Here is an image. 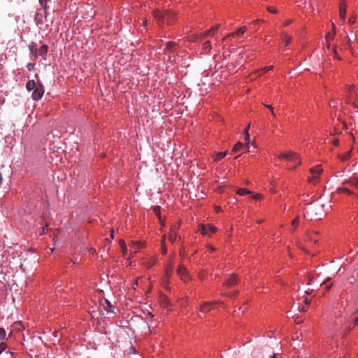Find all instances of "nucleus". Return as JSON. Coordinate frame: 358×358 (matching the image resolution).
I'll return each mask as SVG.
<instances>
[{"label": "nucleus", "instance_id": "nucleus-25", "mask_svg": "<svg viewBox=\"0 0 358 358\" xmlns=\"http://www.w3.org/2000/svg\"><path fill=\"white\" fill-rule=\"evenodd\" d=\"M244 148V144L241 143V142H238L234 146V148L232 150V152H237L238 150H242L243 148Z\"/></svg>", "mask_w": 358, "mask_h": 358}, {"label": "nucleus", "instance_id": "nucleus-56", "mask_svg": "<svg viewBox=\"0 0 358 358\" xmlns=\"http://www.w3.org/2000/svg\"><path fill=\"white\" fill-rule=\"evenodd\" d=\"M352 42H353V43H358V39H357V37H355V40H352Z\"/></svg>", "mask_w": 358, "mask_h": 358}, {"label": "nucleus", "instance_id": "nucleus-54", "mask_svg": "<svg viewBox=\"0 0 358 358\" xmlns=\"http://www.w3.org/2000/svg\"><path fill=\"white\" fill-rule=\"evenodd\" d=\"M304 303H305V304L308 305L310 303V300L308 299L307 298H306L305 300H304Z\"/></svg>", "mask_w": 358, "mask_h": 358}, {"label": "nucleus", "instance_id": "nucleus-57", "mask_svg": "<svg viewBox=\"0 0 358 358\" xmlns=\"http://www.w3.org/2000/svg\"><path fill=\"white\" fill-rule=\"evenodd\" d=\"M336 31V26H335V24L333 23V24H332V31Z\"/></svg>", "mask_w": 358, "mask_h": 358}, {"label": "nucleus", "instance_id": "nucleus-58", "mask_svg": "<svg viewBox=\"0 0 358 358\" xmlns=\"http://www.w3.org/2000/svg\"><path fill=\"white\" fill-rule=\"evenodd\" d=\"M1 182H2V175L0 173V185L1 184Z\"/></svg>", "mask_w": 358, "mask_h": 358}, {"label": "nucleus", "instance_id": "nucleus-30", "mask_svg": "<svg viewBox=\"0 0 358 358\" xmlns=\"http://www.w3.org/2000/svg\"><path fill=\"white\" fill-rule=\"evenodd\" d=\"M119 243H120V246L122 249V252L124 254H125L127 252V246H126L125 242L123 240H120L119 241Z\"/></svg>", "mask_w": 358, "mask_h": 358}, {"label": "nucleus", "instance_id": "nucleus-10", "mask_svg": "<svg viewBox=\"0 0 358 358\" xmlns=\"http://www.w3.org/2000/svg\"><path fill=\"white\" fill-rule=\"evenodd\" d=\"M104 302L106 304V306H105L104 304H102L101 306H103V308L104 309V310L106 312V314H109V313L115 314L113 310V306L111 304V303L108 299H105Z\"/></svg>", "mask_w": 358, "mask_h": 358}, {"label": "nucleus", "instance_id": "nucleus-43", "mask_svg": "<svg viewBox=\"0 0 358 358\" xmlns=\"http://www.w3.org/2000/svg\"><path fill=\"white\" fill-rule=\"evenodd\" d=\"M354 87H355V86H354V85H350V86L348 87V91H349V92L350 93V95H351L352 96L354 95V94H353V92H352V90H353V88H354Z\"/></svg>", "mask_w": 358, "mask_h": 358}, {"label": "nucleus", "instance_id": "nucleus-41", "mask_svg": "<svg viewBox=\"0 0 358 358\" xmlns=\"http://www.w3.org/2000/svg\"><path fill=\"white\" fill-rule=\"evenodd\" d=\"M299 217H296L295 219H294L292 222V224L293 226H296L298 224H299Z\"/></svg>", "mask_w": 358, "mask_h": 358}, {"label": "nucleus", "instance_id": "nucleus-21", "mask_svg": "<svg viewBox=\"0 0 358 358\" xmlns=\"http://www.w3.org/2000/svg\"><path fill=\"white\" fill-rule=\"evenodd\" d=\"M316 236H317V232H313V233L307 235V239L308 241H314V243H317L318 240L315 238Z\"/></svg>", "mask_w": 358, "mask_h": 358}, {"label": "nucleus", "instance_id": "nucleus-2", "mask_svg": "<svg viewBox=\"0 0 358 358\" xmlns=\"http://www.w3.org/2000/svg\"><path fill=\"white\" fill-rule=\"evenodd\" d=\"M310 172L312 174V176L308 178V182L312 184L317 183L320 180V176L322 172V169L320 167V166H316L310 169Z\"/></svg>", "mask_w": 358, "mask_h": 358}, {"label": "nucleus", "instance_id": "nucleus-35", "mask_svg": "<svg viewBox=\"0 0 358 358\" xmlns=\"http://www.w3.org/2000/svg\"><path fill=\"white\" fill-rule=\"evenodd\" d=\"M41 6L45 10L47 8V3L49 0H38Z\"/></svg>", "mask_w": 358, "mask_h": 358}, {"label": "nucleus", "instance_id": "nucleus-14", "mask_svg": "<svg viewBox=\"0 0 358 358\" xmlns=\"http://www.w3.org/2000/svg\"><path fill=\"white\" fill-rule=\"evenodd\" d=\"M177 44L175 42L169 41L167 42L166 44V48L164 49V51H169V52H173L177 48Z\"/></svg>", "mask_w": 358, "mask_h": 358}, {"label": "nucleus", "instance_id": "nucleus-12", "mask_svg": "<svg viewBox=\"0 0 358 358\" xmlns=\"http://www.w3.org/2000/svg\"><path fill=\"white\" fill-rule=\"evenodd\" d=\"M29 49L31 53L34 55V57L37 58L38 57V46H37V44L36 43L31 42L29 45Z\"/></svg>", "mask_w": 358, "mask_h": 358}, {"label": "nucleus", "instance_id": "nucleus-7", "mask_svg": "<svg viewBox=\"0 0 358 358\" xmlns=\"http://www.w3.org/2000/svg\"><path fill=\"white\" fill-rule=\"evenodd\" d=\"M238 282V278L235 274H231L230 277L227 280V281L224 283V286L227 287H231L236 285Z\"/></svg>", "mask_w": 358, "mask_h": 358}, {"label": "nucleus", "instance_id": "nucleus-61", "mask_svg": "<svg viewBox=\"0 0 358 358\" xmlns=\"http://www.w3.org/2000/svg\"><path fill=\"white\" fill-rule=\"evenodd\" d=\"M331 287V285H328V286L327 287V290H329Z\"/></svg>", "mask_w": 358, "mask_h": 358}, {"label": "nucleus", "instance_id": "nucleus-23", "mask_svg": "<svg viewBox=\"0 0 358 358\" xmlns=\"http://www.w3.org/2000/svg\"><path fill=\"white\" fill-rule=\"evenodd\" d=\"M177 238V234L175 231L171 230L169 235V239L171 242L173 243Z\"/></svg>", "mask_w": 358, "mask_h": 358}, {"label": "nucleus", "instance_id": "nucleus-1", "mask_svg": "<svg viewBox=\"0 0 358 358\" xmlns=\"http://www.w3.org/2000/svg\"><path fill=\"white\" fill-rule=\"evenodd\" d=\"M154 17L158 20L159 22L166 23L168 24H171L174 21L175 18V13L171 10H160L159 9H156L153 11Z\"/></svg>", "mask_w": 358, "mask_h": 358}, {"label": "nucleus", "instance_id": "nucleus-39", "mask_svg": "<svg viewBox=\"0 0 358 358\" xmlns=\"http://www.w3.org/2000/svg\"><path fill=\"white\" fill-rule=\"evenodd\" d=\"M356 21V17L355 16H352L348 20V23L350 24H353Z\"/></svg>", "mask_w": 358, "mask_h": 358}, {"label": "nucleus", "instance_id": "nucleus-31", "mask_svg": "<svg viewBox=\"0 0 358 358\" xmlns=\"http://www.w3.org/2000/svg\"><path fill=\"white\" fill-rule=\"evenodd\" d=\"M226 155H227L226 152H218V153H217V155L215 156V160L219 161V160L222 159V158H224L226 156Z\"/></svg>", "mask_w": 358, "mask_h": 358}, {"label": "nucleus", "instance_id": "nucleus-47", "mask_svg": "<svg viewBox=\"0 0 358 358\" xmlns=\"http://www.w3.org/2000/svg\"><path fill=\"white\" fill-rule=\"evenodd\" d=\"M265 106L271 110V113H272L273 115H275V113L273 112V108H272V106L271 105H266Z\"/></svg>", "mask_w": 358, "mask_h": 358}, {"label": "nucleus", "instance_id": "nucleus-42", "mask_svg": "<svg viewBox=\"0 0 358 358\" xmlns=\"http://www.w3.org/2000/svg\"><path fill=\"white\" fill-rule=\"evenodd\" d=\"M214 32L212 31L211 29L210 30H208L207 31L205 32L204 34V36H208V35H211V36H213V34Z\"/></svg>", "mask_w": 358, "mask_h": 358}, {"label": "nucleus", "instance_id": "nucleus-22", "mask_svg": "<svg viewBox=\"0 0 358 358\" xmlns=\"http://www.w3.org/2000/svg\"><path fill=\"white\" fill-rule=\"evenodd\" d=\"M236 193L239 195L243 196L245 194H249L251 192L245 188H239L237 189Z\"/></svg>", "mask_w": 358, "mask_h": 358}, {"label": "nucleus", "instance_id": "nucleus-37", "mask_svg": "<svg viewBox=\"0 0 358 358\" xmlns=\"http://www.w3.org/2000/svg\"><path fill=\"white\" fill-rule=\"evenodd\" d=\"M332 52L335 58L338 59V60L341 59V57L338 56L336 48L335 46L332 48Z\"/></svg>", "mask_w": 358, "mask_h": 358}, {"label": "nucleus", "instance_id": "nucleus-29", "mask_svg": "<svg viewBox=\"0 0 358 358\" xmlns=\"http://www.w3.org/2000/svg\"><path fill=\"white\" fill-rule=\"evenodd\" d=\"M250 126V124H249L244 130L245 141H250V135H249V132H248Z\"/></svg>", "mask_w": 358, "mask_h": 358}, {"label": "nucleus", "instance_id": "nucleus-13", "mask_svg": "<svg viewBox=\"0 0 358 358\" xmlns=\"http://www.w3.org/2000/svg\"><path fill=\"white\" fill-rule=\"evenodd\" d=\"M213 303L205 302L201 306L200 310L202 313H208L213 308Z\"/></svg>", "mask_w": 358, "mask_h": 358}, {"label": "nucleus", "instance_id": "nucleus-40", "mask_svg": "<svg viewBox=\"0 0 358 358\" xmlns=\"http://www.w3.org/2000/svg\"><path fill=\"white\" fill-rule=\"evenodd\" d=\"M253 199L255 200H259L262 199L263 196L260 194H256L252 196Z\"/></svg>", "mask_w": 358, "mask_h": 358}, {"label": "nucleus", "instance_id": "nucleus-53", "mask_svg": "<svg viewBox=\"0 0 358 358\" xmlns=\"http://www.w3.org/2000/svg\"><path fill=\"white\" fill-rule=\"evenodd\" d=\"M354 324L355 325H358V317L355 318L354 320Z\"/></svg>", "mask_w": 358, "mask_h": 358}, {"label": "nucleus", "instance_id": "nucleus-38", "mask_svg": "<svg viewBox=\"0 0 358 358\" xmlns=\"http://www.w3.org/2000/svg\"><path fill=\"white\" fill-rule=\"evenodd\" d=\"M267 10L271 13H277V9L275 8L274 7H272V6H268L267 7Z\"/></svg>", "mask_w": 358, "mask_h": 358}, {"label": "nucleus", "instance_id": "nucleus-4", "mask_svg": "<svg viewBox=\"0 0 358 358\" xmlns=\"http://www.w3.org/2000/svg\"><path fill=\"white\" fill-rule=\"evenodd\" d=\"M279 158H283L289 161L296 162V165H299L301 164L299 155L296 152H289L286 153H282L279 155Z\"/></svg>", "mask_w": 358, "mask_h": 358}, {"label": "nucleus", "instance_id": "nucleus-55", "mask_svg": "<svg viewBox=\"0 0 358 358\" xmlns=\"http://www.w3.org/2000/svg\"><path fill=\"white\" fill-rule=\"evenodd\" d=\"M235 34V33H231V34H229L226 36V37H231L232 36H234Z\"/></svg>", "mask_w": 358, "mask_h": 358}, {"label": "nucleus", "instance_id": "nucleus-3", "mask_svg": "<svg viewBox=\"0 0 358 358\" xmlns=\"http://www.w3.org/2000/svg\"><path fill=\"white\" fill-rule=\"evenodd\" d=\"M176 273L184 282H187L191 280V277L187 269L182 264L178 266Z\"/></svg>", "mask_w": 358, "mask_h": 358}, {"label": "nucleus", "instance_id": "nucleus-64", "mask_svg": "<svg viewBox=\"0 0 358 358\" xmlns=\"http://www.w3.org/2000/svg\"><path fill=\"white\" fill-rule=\"evenodd\" d=\"M271 358H278L275 355H273Z\"/></svg>", "mask_w": 358, "mask_h": 358}, {"label": "nucleus", "instance_id": "nucleus-52", "mask_svg": "<svg viewBox=\"0 0 358 358\" xmlns=\"http://www.w3.org/2000/svg\"><path fill=\"white\" fill-rule=\"evenodd\" d=\"M300 311H301V312H306V311H307V308H305V307H303V306H302V307L301 308V309H300Z\"/></svg>", "mask_w": 358, "mask_h": 358}, {"label": "nucleus", "instance_id": "nucleus-26", "mask_svg": "<svg viewBox=\"0 0 358 358\" xmlns=\"http://www.w3.org/2000/svg\"><path fill=\"white\" fill-rule=\"evenodd\" d=\"M203 49L205 51H206L207 52H208L210 51V50L211 49V45H210V42L209 41H207L203 43Z\"/></svg>", "mask_w": 358, "mask_h": 358}, {"label": "nucleus", "instance_id": "nucleus-59", "mask_svg": "<svg viewBox=\"0 0 358 358\" xmlns=\"http://www.w3.org/2000/svg\"><path fill=\"white\" fill-rule=\"evenodd\" d=\"M221 210V208L220 207H216V211L217 212H219L220 210Z\"/></svg>", "mask_w": 358, "mask_h": 358}, {"label": "nucleus", "instance_id": "nucleus-18", "mask_svg": "<svg viewBox=\"0 0 358 358\" xmlns=\"http://www.w3.org/2000/svg\"><path fill=\"white\" fill-rule=\"evenodd\" d=\"M350 156H351V151L350 150V151L346 152L344 154L340 155L338 156V157L341 161L345 162L350 157Z\"/></svg>", "mask_w": 358, "mask_h": 358}, {"label": "nucleus", "instance_id": "nucleus-49", "mask_svg": "<svg viewBox=\"0 0 358 358\" xmlns=\"http://www.w3.org/2000/svg\"><path fill=\"white\" fill-rule=\"evenodd\" d=\"M129 350H130L129 353H134L135 351H136L135 348L134 347H132V346L130 347Z\"/></svg>", "mask_w": 358, "mask_h": 358}, {"label": "nucleus", "instance_id": "nucleus-33", "mask_svg": "<svg viewBox=\"0 0 358 358\" xmlns=\"http://www.w3.org/2000/svg\"><path fill=\"white\" fill-rule=\"evenodd\" d=\"M246 31V27L245 26H243V27H241L235 34H243V33H245V31Z\"/></svg>", "mask_w": 358, "mask_h": 358}, {"label": "nucleus", "instance_id": "nucleus-63", "mask_svg": "<svg viewBox=\"0 0 358 358\" xmlns=\"http://www.w3.org/2000/svg\"><path fill=\"white\" fill-rule=\"evenodd\" d=\"M166 248H164V249H163V253H164V254H166Z\"/></svg>", "mask_w": 358, "mask_h": 358}, {"label": "nucleus", "instance_id": "nucleus-36", "mask_svg": "<svg viewBox=\"0 0 358 358\" xmlns=\"http://www.w3.org/2000/svg\"><path fill=\"white\" fill-rule=\"evenodd\" d=\"M273 69V66H266V67H264V69H260L258 73L261 72V73H264L266 71H268L270 70H271Z\"/></svg>", "mask_w": 358, "mask_h": 358}, {"label": "nucleus", "instance_id": "nucleus-9", "mask_svg": "<svg viewBox=\"0 0 358 358\" xmlns=\"http://www.w3.org/2000/svg\"><path fill=\"white\" fill-rule=\"evenodd\" d=\"M343 185H349L350 187H355L358 188V178H350L348 180H345L342 182Z\"/></svg>", "mask_w": 358, "mask_h": 358}, {"label": "nucleus", "instance_id": "nucleus-20", "mask_svg": "<svg viewBox=\"0 0 358 358\" xmlns=\"http://www.w3.org/2000/svg\"><path fill=\"white\" fill-rule=\"evenodd\" d=\"M336 191L340 193V192H343V193H345V194H352V192L351 190H350L348 187H340L338 188H337Z\"/></svg>", "mask_w": 358, "mask_h": 358}, {"label": "nucleus", "instance_id": "nucleus-60", "mask_svg": "<svg viewBox=\"0 0 358 358\" xmlns=\"http://www.w3.org/2000/svg\"><path fill=\"white\" fill-rule=\"evenodd\" d=\"M209 249L211 250V251H213L215 250V248L212 246H210L209 247Z\"/></svg>", "mask_w": 358, "mask_h": 358}, {"label": "nucleus", "instance_id": "nucleus-8", "mask_svg": "<svg viewBox=\"0 0 358 358\" xmlns=\"http://www.w3.org/2000/svg\"><path fill=\"white\" fill-rule=\"evenodd\" d=\"M346 10H347V5L343 0L340 3V9H339V15H340V17L343 20H345V18Z\"/></svg>", "mask_w": 358, "mask_h": 358}, {"label": "nucleus", "instance_id": "nucleus-19", "mask_svg": "<svg viewBox=\"0 0 358 358\" xmlns=\"http://www.w3.org/2000/svg\"><path fill=\"white\" fill-rule=\"evenodd\" d=\"M282 38L285 46H287L288 44H289L292 41V37L286 34H282Z\"/></svg>", "mask_w": 358, "mask_h": 358}, {"label": "nucleus", "instance_id": "nucleus-45", "mask_svg": "<svg viewBox=\"0 0 358 358\" xmlns=\"http://www.w3.org/2000/svg\"><path fill=\"white\" fill-rule=\"evenodd\" d=\"M27 69H28L29 71H32V70L34 69V65H33V64H28L27 65Z\"/></svg>", "mask_w": 358, "mask_h": 358}, {"label": "nucleus", "instance_id": "nucleus-15", "mask_svg": "<svg viewBox=\"0 0 358 358\" xmlns=\"http://www.w3.org/2000/svg\"><path fill=\"white\" fill-rule=\"evenodd\" d=\"M38 85V82H35L34 80H29L26 84V88L28 91L34 90V88Z\"/></svg>", "mask_w": 358, "mask_h": 358}, {"label": "nucleus", "instance_id": "nucleus-50", "mask_svg": "<svg viewBox=\"0 0 358 358\" xmlns=\"http://www.w3.org/2000/svg\"><path fill=\"white\" fill-rule=\"evenodd\" d=\"M333 144L334 145H338V139H334V141H333Z\"/></svg>", "mask_w": 358, "mask_h": 358}, {"label": "nucleus", "instance_id": "nucleus-51", "mask_svg": "<svg viewBox=\"0 0 358 358\" xmlns=\"http://www.w3.org/2000/svg\"><path fill=\"white\" fill-rule=\"evenodd\" d=\"M291 22H292L291 20H287L286 22H285L284 25L287 26V25L290 24Z\"/></svg>", "mask_w": 358, "mask_h": 358}, {"label": "nucleus", "instance_id": "nucleus-34", "mask_svg": "<svg viewBox=\"0 0 358 358\" xmlns=\"http://www.w3.org/2000/svg\"><path fill=\"white\" fill-rule=\"evenodd\" d=\"M7 348V344L4 342L0 343V354Z\"/></svg>", "mask_w": 358, "mask_h": 358}, {"label": "nucleus", "instance_id": "nucleus-5", "mask_svg": "<svg viewBox=\"0 0 358 358\" xmlns=\"http://www.w3.org/2000/svg\"><path fill=\"white\" fill-rule=\"evenodd\" d=\"M324 204H321L317 208H310L308 210H306V214H310L311 217L320 219V216L323 214L324 210H323Z\"/></svg>", "mask_w": 358, "mask_h": 358}, {"label": "nucleus", "instance_id": "nucleus-24", "mask_svg": "<svg viewBox=\"0 0 358 358\" xmlns=\"http://www.w3.org/2000/svg\"><path fill=\"white\" fill-rule=\"evenodd\" d=\"M207 225H204V224H199V231L204 234V235H208V232L207 231Z\"/></svg>", "mask_w": 358, "mask_h": 358}, {"label": "nucleus", "instance_id": "nucleus-16", "mask_svg": "<svg viewBox=\"0 0 358 358\" xmlns=\"http://www.w3.org/2000/svg\"><path fill=\"white\" fill-rule=\"evenodd\" d=\"M142 244L141 242L138 241H132L131 244L129 245V247L131 248V250L134 251V252H136V250L141 248Z\"/></svg>", "mask_w": 358, "mask_h": 358}, {"label": "nucleus", "instance_id": "nucleus-6", "mask_svg": "<svg viewBox=\"0 0 358 358\" xmlns=\"http://www.w3.org/2000/svg\"><path fill=\"white\" fill-rule=\"evenodd\" d=\"M44 92L45 90L43 85L40 82H38V85L33 90L31 94L32 99L35 101L41 99L44 94Z\"/></svg>", "mask_w": 358, "mask_h": 358}, {"label": "nucleus", "instance_id": "nucleus-62", "mask_svg": "<svg viewBox=\"0 0 358 358\" xmlns=\"http://www.w3.org/2000/svg\"><path fill=\"white\" fill-rule=\"evenodd\" d=\"M259 22H260V20H257V21H255L254 23L255 24H258Z\"/></svg>", "mask_w": 358, "mask_h": 358}, {"label": "nucleus", "instance_id": "nucleus-17", "mask_svg": "<svg viewBox=\"0 0 358 358\" xmlns=\"http://www.w3.org/2000/svg\"><path fill=\"white\" fill-rule=\"evenodd\" d=\"M48 47L46 45H41L40 49H38V56L44 57L48 52Z\"/></svg>", "mask_w": 358, "mask_h": 358}, {"label": "nucleus", "instance_id": "nucleus-28", "mask_svg": "<svg viewBox=\"0 0 358 358\" xmlns=\"http://www.w3.org/2000/svg\"><path fill=\"white\" fill-rule=\"evenodd\" d=\"M207 231L208 232V235H210L212 234H214L215 232H216L217 231V228L214 226H212V225H207Z\"/></svg>", "mask_w": 358, "mask_h": 358}, {"label": "nucleus", "instance_id": "nucleus-32", "mask_svg": "<svg viewBox=\"0 0 358 358\" xmlns=\"http://www.w3.org/2000/svg\"><path fill=\"white\" fill-rule=\"evenodd\" d=\"M6 333L3 328H0V341H3L6 338Z\"/></svg>", "mask_w": 358, "mask_h": 358}, {"label": "nucleus", "instance_id": "nucleus-11", "mask_svg": "<svg viewBox=\"0 0 358 358\" xmlns=\"http://www.w3.org/2000/svg\"><path fill=\"white\" fill-rule=\"evenodd\" d=\"M336 34V31L332 32H328L325 36V41L327 43V48L329 50L331 48V41L334 38V36Z\"/></svg>", "mask_w": 358, "mask_h": 358}, {"label": "nucleus", "instance_id": "nucleus-46", "mask_svg": "<svg viewBox=\"0 0 358 358\" xmlns=\"http://www.w3.org/2000/svg\"><path fill=\"white\" fill-rule=\"evenodd\" d=\"M220 28V24H217L215 26H214L213 27H212L211 30L213 32L217 31L218 29Z\"/></svg>", "mask_w": 358, "mask_h": 358}, {"label": "nucleus", "instance_id": "nucleus-48", "mask_svg": "<svg viewBox=\"0 0 358 358\" xmlns=\"http://www.w3.org/2000/svg\"><path fill=\"white\" fill-rule=\"evenodd\" d=\"M166 275L167 278H169L171 275V271H166Z\"/></svg>", "mask_w": 358, "mask_h": 358}, {"label": "nucleus", "instance_id": "nucleus-27", "mask_svg": "<svg viewBox=\"0 0 358 358\" xmlns=\"http://www.w3.org/2000/svg\"><path fill=\"white\" fill-rule=\"evenodd\" d=\"M346 38H348V45H347V48L350 51V52L354 55L355 52H354V50L352 48V41L351 39L349 38V36H348V34H346Z\"/></svg>", "mask_w": 358, "mask_h": 358}, {"label": "nucleus", "instance_id": "nucleus-44", "mask_svg": "<svg viewBox=\"0 0 358 358\" xmlns=\"http://www.w3.org/2000/svg\"><path fill=\"white\" fill-rule=\"evenodd\" d=\"M245 143H246V145H244V148L242 150H244L245 152L249 151V146H248L249 141H245Z\"/></svg>", "mask_w": 358, "mask_h": 358}]
</instances>
